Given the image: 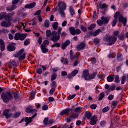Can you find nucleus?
Here are the masks:
<instances>
[{"instance_id":"f257e3e1","label":"nucleus","mask_w":128,"mask_h":128,"mask_svg":"<svg viewBox=\"0 0 128 128\" xmlns=\"http://www.w3.org/2000/svg\"><path fill=\"white\" fill-rule=\"evenodd\" d=\"M26 112H30V114H34L32 117H26L25 122H26V126H28V124H30L32 121V118H34L36 116V112H38V110L36 109L31 108L30 107H28L26 110Z\"/></svg>"},{"instance_id":"f03ea898","label":"nucleus","mask_w":128,"mask_h":128,"mask_svg":"<svg viewBox=\"0 0 128 128\" xmlns=\"http://www.w3.org/2000/svg\"><path fill=\"white\" fill-rule=\"evenodd\" d=\"M22 26H23V28L24 30L26 32H30V30L28 28L29 26H36V22L34 20H32L31 21L28 22L27 23H22L21 24Z\"/></svg>"},{"instance_id":"7ed1b4c3","label":"nucleus","mask_w":128,"mask_h":128,"mask_svg":"<svg viewBox=\"0 0 128 128\" xmlns=\"http://www.w3.org/2000/svg\"><path fill=\"white\" fill-rule=\"evenodd\" d=\"M1 98H2L4 102H8L10 100H12V95L10 92H3L2 94Z\"/></svg>"},{"instance_id":"20e7f679","label":"nucleus","mask_w":128,"mask_h":128,"mask_svg":"<svg viewBox=\"0 0 128 128\" xmlns=\"http://www.w3.org/2000/svg\"><path fill=\"white\" fill-rule=\"evenodd\" d=\"M62 28H59L58 29V33L56 31H53L52 32V34L51 36V39L52 42H58V40H60V32H62Z\"/></svg>"},{"instance_id":"39448f33","label":"nucleus","mask_w":128,"mask_h":128,"mask_svg":"<svg viewBox=\"0 0 128 128\" xmlns=\"http://www.w3.org/2000/svg\"><path fill=\"white\" fill-rule=\"evenodd\" d=\"M116 37L110 35H106L104 38V41L108 42L110 46L114 44V43L116 42Z\"/></svg>"},{"instance_id":"423d86ee","label":"nucleus","mask_w":128,"mask_h":128,"mask_svg":"<svg viewBox=\"0 0 128 128\" xmlns=\"http://www.w3.org/2000/svg\"><path fill=\"white\" fill-rule=\"evenodd\" d=\"M14 14V13L6 14V12H2L0 13V20H2V18H4L6 20H12V18L10 16Z\"/></svg>"},{"instance_id":"0eeeda50","label":"nucleus","mask_w":128,"mask_h":128,"mask_svg":"<svg viewBox=\"0 0 128 128\" xmlns=\"http://www.w3.org/2000/svg\"><path fill=\"white\" fill-rule=\"evenodd\" d=\"M78 56L76 54H74L72 50H70V58L71 60H74L73 63L74 66H76L80 64V61L78 60Z\"/></svg>"},{"instance_id":"6e6552de","label":"nucleus","mask_w":128,"mask_h":128,"mask_svg":"<svg viewBox=\"0 0 128 128\" xmlns=\"http://www.w3.org/2000/svg\"><path fill=\"white\" fill-rule=\"evenodd\" d=\"M26 38V35L24 34H21L20 32L18 33H16L15 34V36H14V40H24V38Z\"/></svg>"},{"instance_id":"1a4fd4ad","label":"nucleus","mask_w":128,"mask_h":128,"mask_svg":"<svg viewBox=\"0 0 128 128\" xmlns=\"http://www.w3.org/2000/svg\"><path fill=\"white\" fill-rule=\"evenodd\" d=\"M2 116H5L6 118H10L12 116V113H10V110L6 109L4 110Z\"/></svg>"},{"instance_id":"9d476101","label":"nucleus","mask_w":128,"mask_h":128,"mask_svg":"<svg viewBox=\"0 0 128 128\" xmlns=\"http://www.w3.org/2000/svg\"><path fill=\"white\" fill-rule=\"evenodd\" d=\"M90 72L88 70H85L83 72L82 77L84 78L85 80H90Z\"/></svg>"},{"instance_id":"9b49d317","label":"nucleus","mask_w":128,"mask_h":128,"mask_svg":"<svg viewBox=\"0 0 128 128\" xmlns=\"http://www.w3.org/2000/svg\"><path fill=\"white\" fill-rule=\"evenodd\" d=\"M58 10H66V4L62 1H60L58 3Z\"/></svg>"},{"instance_id":"f8f14e48","label":"nucleus","mask_w":128,"mask_h":128,"mask_svg":"<svg viewBox=\"0 0 128 128\" xmlns=\"http://www.w3.org/2000/svg\"><path fill=\"white\" fill-rule=\"evenodd\" d=\"M127 22L128 20H126V18H124L122 14L119 16V22H122L124 26H126Z\"/></svg>"},{"instance_id":"ddd939ff","label":"nucleus","mask_w":128,"mask_h":128,"mask_svg":"<svg viewBox=\"0 0 128 128\" xmlns=\"http://www.w3.org/2000/svg\"><path fill=\"white\" fill-rule=\"evenodd\" d=\"M84 48H86V43L81 42L76 46L77 50H84Z\"/></svg>"},{"instance_id":"4468645a","label":"nucleus","mask_w":128,"mask_h":128,"mask_svg":"<svg viewBox=\"0 0 128 128\" xmlns=\"http://www.w3.org/2000/svg\"><path fill=\"white\" fill-rule=\"evenodd\" d=\"M8 22L6 21H2L1 22V26H4V28H8V26H12V23L10 22V20L8 21L7 20Z\"/></svg>"},{"instance_id":"2eb2a0df","label":"nucleus","mask_w":128,"mask_h":128,"mask_svg":"<svg viewBox=\"0 0 128 128\" xmlns=\"http://www.w3.org/2000/svg\"><path fill=\"white\" fill-rule=\"evenodd\" d=\"M36 4V2H33L27 4L25 5L24 8H29L30 10V8H34Z\"/></svg>"},{"instance_id":"dca6fc26","label":"nucleus","mask_w":128,"mask_h":128,"mask_svg":"<svg viewBox=\"0 0 128 128\" xmlns=\"http://www.w3.org/2000/svg\"><path fill=\"white\" fill-rule=\"evenodd\" d=\"M40 48L43 54H46V52H48V49L46 48V45L42 44L40 46Z\"/></svg>"},{"instance_id":"f3484780","label":"nucleus","mask_w":128,"mask_h":128,"mask_svg":"<svg viewBox=\"0 0 128 128\" xmlns=\"http://www.w3.org/2000/svg\"><path fill=\"white\" fill-rule=\"evenodd\" d=\"M16 66V62L14 60H10L8 64L9 68H12Z\"/></svg>"},{"instance_id":"a211bd4d","label":"nucleus","mask_w":128,"mask_h":128,"mask_svg":"<svg viewBox=\"0 0 128 128\" xmlns=\"http://www.w3.org/2000/svg\"><path fill=\"white\" fill-rule=\"evenodd\" d=\"M96 120H98V119H96V116H93L90 122V124L92 126H94V124H96Z\"/></svg>"},{"instance_id":"6ab92c4d","label":"nucleus","mask_w":128,"mask_h":128,"mask_svg":"<svg viewBox=\"0 0 128 128\" xmlns=\"http://www.w3.org/2000/svg\"><path fill=\"white\" fill-rule=\"evenodd\" d=\"M70 44V41L68 40H66L65 42L62 44V50H66V46H68Z\"/></svg>"},{"instance_id":"aec40b11","label":"nucleus","mask_w":128,"mask_h":128,"mask_svg":"<svg viewBox=\"0 0 128 128\" xmlns=\"http://www.w3.org/2000/svg\"><path fill=\"white\" fill-rule=\"evenodd\" d=\"M18 6H16V5H12L10 6H8L6 8V10L8 12H12V10H14Z\"/></svg>"},{"instance_id":"412c9836","label":"nucleus","mask_w":128,"mask_h":128,"mask_svg":"<svg viewBox=\"0 0 128 128\" xmlns=\"http://www.w3.org/2000/svg\"><path fill=\"white\" fill-rule=\"evenodd\" d=\"M101 20L103 22V24H108V22H110V19L104 16L101 17Z\"/></svg>"},{"instance_id":"4be33fe9","label":"nucleus","mask_w":128,"mask_h":128,"mask_svg":"<svg viewBox=\"0 0 128 128\" xmlns=\"http://www.w3.org/2000/svg\"><path fill=\"white\" fill-rule=\"evenodd\" d=\"M7 50L9 52H14L16 50V47L12 44H9L8 46Z\"/></svg>"},{"instance_id":"5701e85b","label":"nucleus","mask_w":128,"mask_h":128,"mask_svg":"<svg viewBox=\"0 0 128 128\" xmlns=\"http://www.w3.org/2000/svg\"><path fill=\"white\" fill-rule=\"evenodd\" d=\"M70 114V110L69 109H65L62 111L60 114L61 116H63V114H67L68 115Z\"/></svg>"},{"instance_id":"b1692460","label":"nucleus","mask_w":128,"mask_h":128,"mask_svg":"<svg viewBox=\"0 0 128 128\" xmlns=\"http://www.w3.org/2000/svg\"><path fill=\"white\" fill-rule=\"evenodd\" d=\"M61 62L64 64H68V60L64 57H62L61 58Z\"/></svg>"},{"instance_id":"393cba45","label":"nucleus","mask_w":128,"mask_h":128,"mask_svg":"<svg viewBox=\"0 0 128 128\" xmlns=\"http://www.w3.org/2000/svg\"><path fill=\"white\" fill-rule=\"evenodd\" d=\"M70 31L72 36H76V29L74 27L70 28Z\"/></svg>"},{"instance_id":"a878e982","label":"nucleus","mask_w":128,"mask_h":128,"mask_svg":"<svg viewBox=\"0 0 128 128\" xmlns=\"http://www.w3.org/2000/svg\"><path fill=\"white\" fill-rule=\"evenodd\" d=\"M64 10H58V12L60 14L62 18H64L66 16V13L64 12Z\"/></svg>"},{"instance_id":"bb28decb","label":"nucleus","mask_w":128,"mask_h":128,"mask_svg":"<svg viewBox=\"0 0 128 128\" xmlns=\"http://www.w3.org/2000/svg\"><path fill=\"white\" fill-rule=\"evenodd\" d=\"M99 6H100V8H101L102 10L104 8H107L108 4H106V3L100 4Z\"/></svg>"},{"instance_id":"cd10ccee","label":"nucleus","mask_w":128,"mask_h":128,"mask_svg":"<svg viewBox=\"0 0 128 128\" xmlns=\"http://www.w3.org/2000/svg\"><path fill=\"white\" fill-rule=\"evenodd\" d=\"M100 32H102V30L100 29H98L93 33V36H98Z\"/></svg>"},{"instance_id":"c85d7f7f","label":"nucleus","mask_w":128,"mask_h":128,"mask_svg":"<svg viewBox=\"0 0 128 128\" xmlns=\"http://www.w3.org/2000/svg\"><path fill=\"white\" fill-rule=\"evenodd\" d=\"M24 52V49L22 48L18 52L17 54H15V56L16 58H18V56H22V54Z\"/></svg>"},{"instance_id":"c756f323","label":"nucleus","mask_w":128,"mask_h":128,"mask_svg":"<svg viewBox=\"0 0 128 128\" xmlns=\"http://www.w3.org/2000/svg\"><path fill=\"white\" fill-rule=\"evenodd\" d=\"M70 12L71 16H74L76 14L74 12V7H72V6H70Z\"/></svg>"},{"instance_id":"7c9ffc66","label":"nucleus","mask_w":128,"mask_h":128,"mask_svg":"<svg viewBox=\"0 0 128 128\" xmlns=\"http://www.w3.org/2000/svg\"><path fill=\"white\" fill-rule=\"evenodd\" d=\"M85 116L90 120L92 118V114L90 112H85Z\"/></svg>"},{"instance_id":"2f4dec72","label":"nucleus","mask_w":128,"mask_h":128,"mask_svg":"<svg viewBox=\"0 0 128 128\" xmlns=\"http://www.w3.org/2000/svg\"><path fill=\"white\" fill-rule=\"evenodd\" d=\"M121 78V84H124V82H126V76H122Z\"/></svg>"},{"instance_id":"473e14b6","label":"nucleus","mask_w":128,"mask_h":128,"mask_svg":"<svg viewBox=\"0 0 128 128\" xmlns=\"http://www.w3.org/2000/svg\"><path fill=\"white\" fill-rule=\"evenodd\" d=\"M107 80L108 82H114V76H109L107 77Z\"/></svg>"},{"instance_id":"72a5a7b5","label":"nucleus","mask_w":128,"mask_h":128,"mask_svg":"<svg viewBox=\"0 0 128 128\" xmlns=\"http://www.w3.org/2000/svg\"><path fill=\"white\" fill-rule=\"evenodd\" d=\"M18 56L19 60H24L26 58V54L24 53L22 55H20Z\"/></svg>"},{"instance_id":"f704fd0d","label":"nucleus","mask_w":128,"mask_h":128,"mask_svg":"<svg viewBox=\"0 0 128 128\" xmlns=\"http://www.w3.org/2000/svg\"><path fill=\"white\" fill-rule=\"evenodd\" d=\"M44 26L45 28H48L50 26V20H46L44 22Z\"/></svg>"},{"instance_id":"c9c22d12","label":"nucleus","mask_w":128,"mask_h":128,"mask_svg":"<svg viewBox=\"0 0 128 128\" xmlns=\"http://www.w3.org/2000/svg\"><path fill=\"white\" fill-rule=\"evenodd\" d=\"M96 72H94L92 74L90 75V80H94L96 78Z\"/></svg>"},{"instance_id":"e433bc0d","label":"nucleus","mask_w":128,"mask_h":128,"mask_svg":"<svg viewBox=\"0 0 128 128\" xmlns=\"http://www.w3.org/2000/svg\"><path fill=\"white\" fill-rule=\"evenodd\" d=\"M58 22H54L52 24V28L54 30H58Z\"/></svg>"},{"instance_id":"4c0bfd02","label":"nucleus","mask_w":128,"mask_h":128,"mask_svg":"<svg viewBox=\"0 0 128 128\" xmlns=\"http://www.w3.org/2000/svg\"><path fill=\"white\" fill-rule=\"evenodd\" d=\"M96 24H92L88 28V30H92L94 28H96Z\"/></svg>"},{"instance_id":"58836bf2","label":"nucleus","mask_w":128,"mask_h":128,"mask_svg":"<svg viewBox=\"0 0 128 128\" xmlns=\"http://www.w3.org/2000/svg\"><path fill=\"white\" fill-rule=\"evenodd\" d=\"M78 73V70H74L71 73V76H75Z\"/></svg>"},{"instance_id":"ea45409f","label":"nucleus","mask_w":128,"mask_h":128,"mask_svg":"<svg viewBox=\"0 0 128 128\" xmlns=\"http://www.w3.org/2000/svg\"><path fill=\"white\" fill-rule=\"evenodd\" d=\"M110 110V106H106L102 110V112H108Z\"/></svg>"},{"instance_id":"a19ab883","label":"nucleus","mask_w":128,"mask_h":128,"mask_svg":"<svg viewBox=\"0 0 128 128\" xmlns=\"http://www.w3.org/2000/svg\"><path fill=\"white\" fill-rule=\"evenodd\" d=\"M54 92H56V88H52L49 92V94H50V96H52Z\"/></svg>"},{"instance_id":"79ce46f5","label":"nucleus","mask_w":128,"mask_h":128,"mask_svg":"<svg viewBox=\"0 0 128 128\" xmlns=\"http://www.w3.org/2000/svg\"><path fill=\"white\" fill-rule=\"evenodd\" d=\"M104 98V93H100L99 96L98 100H102Z\"/></svg>"},{"instance_id":"37998d69","label":"nucleus","mask_w":128,"mask_h":128,"mask_svg":"<svg viewBox=\"0 0 128 128\" xmlns=\"http://www.w3.org/2000/svg\"><path fill=\"white\" fill-rule=\"evenodd\" d=\"M116 22H118V19H116L114 18L112 22V26L114 28V26H116Z\"/></svg>"},{"instance_id":"c03bdc74","label":"nucleus","mask_w":128,"mask_h":128,"mask_svg":"<svg viewBox=\"0 0 128 128\" xmlns=\"http://www.w3.org/2000/svg\"><path fill=\"white\" fill-rule=\"evenodd\" d=\"M20 116V112H17L13 115V116L14 118H18Z\"/></svg>"},{"instance_id":"a18cd8bd","label":"nucleus","mask_w":128,"mask_h":128,"mask_svg":"<svg viewBox=\"0 0 128 128\" xmlns=\"http://www.w3.org/2000/svg\"><path fill=\"white\" fill-rule=\"evenodd\" d=\"M96 22L98 26H102L104 24V22L102 21V20H98Z\"/></svg>"},{"instance_id":"49530a36","label":"nucleus","mask_w":128,"mask_h":128,"mask_svg":"<svg viewBox=\"0 0 128 128\" xmlns=\"http://www.w3.org/2000/svg\"><path fill=\"white\" fill-rule=\"evenodd\" d=\"M46 36L47 38H50L52 36V32L50 30H47L46 31Z\"/></svg>"},{"instance_id":"de8ad7c7","label":"nucleus","mask_w":128,"mask_h":128,"mask_svg":"<svg viewBox=\"0 0 128 128\" xmlns=\"http://www.w3.org/2000/svg\"><path fill=\"white\" fill-rule=\"evenodd\" d=\"M52 48H60V43H56L54 44L53 45L51 46Z\"/></svg>"},{"instance_id":"09e8293b","label":"nucleus","mask_w":128,"mask_h":128,"mask_svg":"<svg viewBox=\"0 0 128 128\" xmlns=\"http://www.w3.org/2000/svg\"><path fill=\"white\" fill-rule=\"evenodd\" d=\"M90 108L92 110H96L98 108V105L96 104H92L90 105Z\"/></svg>"},{"instance_id":"8fccbe9b","label":"nucleus","mask_w":128,"mask_h":128,"mask_svg":"<svg viewBox=\"0 0 128 128\" xmlns=\"http://www.w3.org/2000/svg\"><path fill=\"white\" fill-rule=\"evenodd\" d=\"M43 122L44 124H45L46 126H48V118H45Z\"/></svg>"},{"instance_id":"3c124183","label":"nucleus","mask_w":128,"mask_h":128,"mask_svg":"<svg viewBox=\"0 0 128 128\" xmlns=\"http://www.w3.org/2000/svg\"><path fill=\"white\" fill-rule=\"evenodd\" d=\"M76 112H82V108L77 107L75 108Z\"/></svg>"},{"instance_id":"603ef678","label":"nucleus","mask_w":128,"mask_h":128,"mask_svg":"<svg viewBox=\"0 0 128 128\" xmlns=\"http://www.w3.org/2000/svg\"><path fill=\"white\" fill-rule=\"evenodd\" d=\"M118 38L120 40H122L124 38V33H122L120 35H119Z\"/></svg>"},{"instance_id":"864d4df0","label":"nucleus","mask_w":128,"mask_h":128,"mask_svg":"<svg viewBox=\"0 0 128 128\" xmlns=\"http://www.w3.org/2000/svg\"><path fill=\"white\" fill-rule=\"evenodd\" d=\"M108 56L110 58H116V55L112 53H110L108 55Z\"/></svg>"},{"instance_id":"5fc2aeb1","label":"nucleus","mask_w":128,"mask_h":128,"mask_svg":"<svg viewBox=\"0 0 128 128\" xmlns=\"http://www.w3.org/2000/svg\"><path fill=\"white\" fill-rule=\"evenodd\" d=\"M51 87L56 88V82H52L51 84Z\"/></svg>"},{"instance_id":"6e6d98bb","label":"nucleus","mask_w":128,"mask_h":128,"mask_svg":"<svg viewBox=\"0 0 128 128\" xmlns=\"http://www.w3.org/2000/svg\"><path fill=\"white\" fill-rule=\"evenodd\" d=\"M20 0H13L12 1V4L13 6H16V4L18 3V2H20Z\"/></svg>"},{"instance_id":"4d7b16f0","label":"nucleus","mask_w":128,"mask_h":128,"mask_svg":"<svg viewBox=\"0 0 128 128\" xmlns=\"http://www.w3.org/2000/svg\"><path fill=\"white\" fill-rule=\"evenodd\" d=\"M30 44V41L29 39H27L24 42V46H28V44Z\"/></svg>"},{"instance_id":"13d9d810","label":"nucleus","mask_w":128,"mask_h":128,"mask_svg":"<svg viewBox=\"0 0 128 128\" xmlns=\"http://www.w3.org/2000/svg\"><path fill=\"white\" fill-rule=\"evenodd\" d=\"M56 74H52V76L51 77V80H56Z\"/></svg>"},{"instance_id":"bf43d9fd","label":"nucleus","mask_w":128,"mask_h":128,"mask_svg":"<svg viewBox=\"0 0 128 128\" xmlns=\"http://www.w3.org/2000/svg\"><path fill=\"white\" fill-rule=\"evenodd\" d=\"M115 82L116 84L120 82V76L118 75H117L115 78Z\"/></svg>"},{"instance_id":"052dcab7","label":"nucleus","mask_w":128,"mask_h":128,"mask_svg":"<svg viewBox=\"0 0 128 128\" xmlns=\"http://www.w3.org/2000/svg\"><path fill=\"white\" fill-rule=\"evenodd\" d=\"M94 42L95 44H98L100 42V40L98 38H96L94 40Z\"/></svg>"},{"instance_id":"680f3d73","label":"nucleus","mask_w":128,"mask_h":128,"mask_svg":"<svg viewBox=\"0 0 128 128\" xmlns=\"http://www.w3.org/2000/svg\"><path fill=\"white\" fill-rule=\"evenodd\" d=\"M42 72V68H39L37 70V74H41Z\"/></svg>"},{"instance_id":"e2e57ef3","label":"nucleus","mask_w":128,"mask_h":128,"mask_svg":"<svg viewBox=\"0 0 128 128\" xmlns=\"http://www.w3.org/2000/svg\"><path fill=\"white\" fill-rule=\"evenodd\" d=\"M20 20V18H16L12 20V22H13L16 23V22H18Z\"/></svg>"},{"instance_id":"0e129e2a","label":"nucleus","mask_w":128,"mask_h":128,"mask_svg":"<svg viewBox=\"0 0 128 128\" xmlns=\"http://www.w3.org/2000/svg\"><path fill=\"white\" fill-rule=\"evenodd\" d=\"M117 105H118V102L116 101H113L112 102V106L113 108H116V106Z\"/></svg>"},{"instance_id":"69168bd1","label":"nucleus","mask_w":128,"mask_h":128,"mask_svg":"<svg viewBox=\"0 0 128 128\" xmlns=\"http://www.w3.org/2000/svg\"><path fill=\"white\" fill-rule=\"evenodd\" d=\"M80 28H81L83 32H86V28L83 25L81 26Z\"/></svg>"},{"instance_id":"338daca9","label":"nucleus","mask_w":128,"mask_h":128,"mask_svg":"<svg viewBox=\"0 0 128 128\" xmlns=\"http://www.w3.org/2000/svg\"><path fill=\"white\" fill-rule=\"evenodd\" d=\"M108 100H114V95L112 94L109 95V96L108 97Z\"/></svg>"},{"instance_id":"774afa93","label":"nucleus","mask_w":128,"mask_h":128,"mask_svg":"<svg viewBox=\"0 0 128 128\" xmlns=\"http://www.w3.org/2000/svg\"><path fill=\"white\" fill-rule=\"evenodd\" d=\"M82 32L79 29L75 30V34H80Z\"/></svg>"}]
</instances>
